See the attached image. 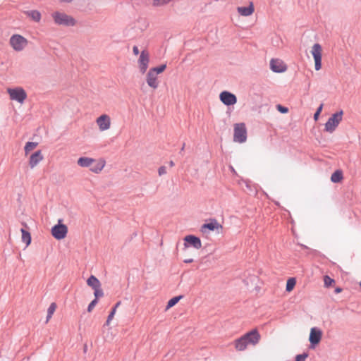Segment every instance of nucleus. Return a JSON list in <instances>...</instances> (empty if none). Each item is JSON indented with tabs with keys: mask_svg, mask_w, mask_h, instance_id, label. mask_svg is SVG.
I'll return each mask as SVG.
<instances>
[{
	"mask_svg": "<svg viewBox=\"0 0 361 361\" xmlns=\"http://www.w3.org/2000/svg\"><path fill=\"white\" fill-rule=\"evenodd\" d=\"M183 295H178V296H176V297L171 298L168 301L166 309L169 310V309L171 308L172 307H173L174 305H176L179 302V300L181 298H183Z\"/></svg>",
	"mask_w": 361,
	"mask_h": 361,
	"instance_id": "nucleus-25",
	"label": "nucleus"
},
{
	"mask_svg": "<svg viewBox=\"0 0 361 361\" xmlns=\"http://www.w3.org/2000/svg\"><path fill=\"white\" fill-rule=\"evenodd\" d=\"M115 313H116L115 308H112L111 311L110 312V313L107 317L105 325L108 326L110 322L114 318Z\"/></svg>",
	"mask_w": 361,
	"mask_h": 361,
	"instance_id": "nucleus-36",
	"label": "nucleus"
},
{
	"mask_svg": "<svg viewBox=\"0 0 361 361\" xmlns=\"http://www.w3.org/2000/svg\"><path fill=\"white\" fill-rule=\"evenodd\" d=\"M184 249L188 248L190 246L198 250L202 247V242L199 237L194 235H186L184 239Z\"/></svg>",
	"mask_w": 361,
	"mask_h": 361,
	"instance_id": "nucleus-9",
	"label": "nucleus"
},
{
	"mask_svg": "<svg viewBox=\"0 0 361 361\" xmlns=\"http://www.w3.org/2000/svg\"><path fill=\"white\" fill-rule=\"evenodd\" d=\"M185 145V143H183V146H182V147L180 149V153H181L184 150Z\"/></svg>",
	"mask_w": 361,
	"mask_h": 361,
	"instance_id": "nucleus-45",
	"label": "nucleus"
},
{
	"mask_svg": "<svg viewBox=\"0 0 361 361\" xmlns=\"http://www.w3.org/2000/svg\"><path fill=\"white\" fill-rule=\"evenodd\" d=\"M133 52L136 56L139 54L140 51H139V49H138L137 46H134L133 47Z\"/></svg>",
	"mask_w": 361,
	"mask_h": 361,
	"instance_id": "nucleus-40",
	"label": "nucleus"
},
{
	"mask_svg": "<svg viewBox=\"0 0 361 361\" xmlns=\"http://www.w3.org/2000/svg\"><path fill=\"white\" fill-rule=\"evenodd\" d=\"M10 99L23 104L27 98V93L23 87L8 88L7 90Z\"/></svg>",
	"mask_w": 361,
	"mask_h": 361,
	"instance_id": "nucleus-4",
	"label": "nucleus"
},
{
	"mask_svg": "<svg viewBox=\"0 0 361 361\" xmlns=\"http://www.w3.org/2000/svg\"><path fill=\"white\" fill-rule=\"evenodd\" d=\"M149 62V53L146 50H142L140 53V58L138 59L140 71L142 74L147 71Z\"/></svg>",
	"mask_w": 361,
	"mask_h": 361,
	"instance_id": "nucleus-11",
	"label": "nucleus"
},
{
	"mask_svg": "<svg viewBox=\"0 0 361 361\" xmlns=\"http://www.w3.org/2000/svg\"><path fill=\"white\" fill-rule=\"evenodd\" d=\"M55 24L65 27H73L76 25V20L63 12L56 11L52 13Z\"/></svg>",
	"mask_w": 361,
	"mask_h": 361,
	"instance_id": "nucleus-1",
	"label": "nucleus"
},
{
	"mask_svg": "<svg viewBox=\"0 0 361 361\" xmlns=\"http://www.w3.org/2000/svg\"><path fill=\"white\" fill-rule=\"evenodd\" d=\"M343 114V110L332 114L325 123V130L329 133H333L342 121Z\"/></svg>",
	"mask_w": 361,
	"mask_h": 361,
	"instance_id": "nucleus-2",
	"label": "nucleus"
},
{
	"mask_svg": "<svg viewBox=\"0 0 361 361\" xmlns=\"http://www.w3.org/2000/svg\"><path fill=\"white\" fill-rule=\"evenodd\" d=\"M244 336L245 340L246 342H247V344L250 343L252 345H256L259 343L260 339V334L256 329H254L252 331L246 333Z\"/></svg>",
	"mask_w": 361,
	"mask_h": 361,
	"instance_id": "nucleus-13",
	"label": "nucleus"
},
{
	"mask_svg": "<svg viewBox=\"0 0 361 361\" xmlns=\"http://www.w3.org/2000/svg\"><path fill=\"white\" fill-rule=\"evenodd\" d=\"M238 12L243 16H249L254 12V6L251 2L248 6L238 7Z\"/></svg>",
	"mask_w": 361,
	"mask_h": 361,
	"instance_id": "nucleus-18",
	"label": "nucleus"
},
{
	"mask_svg": "<svg viewBox=\"0 0 361 361\" xmlns=\"http://www.w3.org/2000/svg\"><path fill=\"white\" fill-rule=\"evenodd\" d=\"M20 231L22 233V241L25 243L27 246L29 245L32 240L30 233L25 228H21Z\"/></svg>",
	"mask_w": 361,
	"mask_h": 361,
	"instance_id": "nucleus-24",
	"label": "nucleus"
},
{
	"mask_svg": "<svg viewBox=\"0 0 361 361\" xmlns=\"http://www.w3.org/2000/svg\"><path fill=\"white\" fill-rule=\"evenodd\" d=\"M121 301H118L115 304V305L113 307V308H115V311H116V309L121 305Z\"/></svg>",
	"mask_w": 361,
	"mask_h": 361,
	"instance_id": "nucleus-42",
	"label": "nucleus"
},
{
	"mask_svg": "<svg viewBox=\"0 0 361 361\" xmlns=\"http://www.w3.org/2000/svg\"><path fill=\"white\" fill-rule=\"evenodd\" d=\"M341 291H342V288L340 287H337L334 290L335 293H340Z\"/></svg>",
	"mask_w": 361,
	"mask_h": 361,
	"instance_id": "nucleus-43",
	"label": "nucleus"
},
{
	"mask_svg": "<svg viewBox=\"0 0 361 361\" xmlns=\"http://www.w3.org/2000/svg\"><path fill=\"white\" fill-rule=\"evenodd\" d=\"M323 104H321L319 107L317 109L315 113L314 114V121H317L319 117V115L322 111V109H323Z\"/></svg>",
	"mask_w": 361,
	"mask_h": 361,
	"instance_id": "nucleus-35",
	"label": "nucleus"
},
{
	"mask_svg": "<svg viewBox=\"0 0 361 361\" xmlns=\"http://www.w3.org/2000/svg\"><path fill=\"white\" fill-rule=\"evenodd\" d=\"M38 145L37 142H27L24 147L25 154H27L30 151L34 149Z\"/></svg>",
	"mask_w": 361,
	"mask_h": 361,
	"instance_id": "nucleus-29",
	"label": "nucleus"
},
{
	"mask_svg": "<svg viewBox=\"0 0 361 361\" xmlns=\"http://www.w3.org/2000/svg\"><path fill=\"white\" fill-rule=\"evenodd\" d=\"M104 164H97L96 166H94V167H92L90 169V170L92 171V172H94V173H99L100 172L102 169L104 168Z\"/></svg>",
	"mask_w": 361,
	"mask_h": 361,
	"instance_id": "nucleus-34",
	"label": "nucleus"
},
{
	"mask_svg": "<svg viewBox=\"0 0 361 361\" xmlns=\"http://www.w3.org/2000/svg\"><path fill=\"white\" fill-rule=\"evenodd\" d=\"M87 284L92 289L99 288L101 283L99 279L93 275H91L87 280Z\"/></svg>",
	"mask_w": 361,
	"mask_h": 361,
	"instance_id": "nucleus-21",
	"label": "nucleus"
},
{
	"mask_svg": "<svg viewBox=\"0 0 361 361\" xmlns=\"http://www.w3.org/2000/svg\"><path fill=\"white\" fill-rule=\"evenodd\" d=\"M247 342L245 340L244 335L235 341V348L237 350H244L247 346Z\"/></svg>",
	"mask_w": 361,
	"mask_h": 361,
	"instance_id": "nucleus-19",
	"label": "nucleus"
},
{
	"mask_svg": "<svg viewBox=\"0 0 361 361\" xmlns=\"http://www.w3.org/2000/svg\"><path fill=\"white\" fill-rule=\"evenodd\" d=\"M61 220H59V224L51 228V235L56 240L65 238L68 233L67 226L65 224H61Z\"/></svg>",
	"mask_w": 361,
	"mask_h": 361,
	"instance_id": "nucleus-6",
	"label": "nucleus"
},
{
	"mask_svg": "<svg viewBox=\"0 0 361 361\" xmlns=\"http://www.w3.org/2000/svg\"><path fill=\"white\" fill-rule=\"evenodd\" d=\"M276 109L281 114H286L288 112V108L281 104L276 105Z\"/></svg>",
	"mask_w": 361,
	"mask_h": 361,
	"instance_id": "nucleus-37",
	"label": "nucleus"
},
{
	"mask_svg": "<svg viewBox=\"0 0 361 361\" xmlns=\"http://www.w3.org/2000/svg\"><path fill=\"white\" fill-rule=\"evenodd\" d=\"M295 283H296V280L295 278L288 279L286 282V291H288V292L291 291L293 289V288L295 287Z\"/></svg>",
	"mask_w": 361,
	"mask_h": 361,
	"instance_id": "nucleus-27",
	"label": "nucleus"
},
{
	"mask_svg": "<svg viewBox=\"0 0 361 361\" xmlns=\"http://www.w3.org/2000/svg\"><path fill=\"white\" fill-rule=\"evenodd\" d=\"M343 178V172L341 170H336L334 171L331 176V180L333 183H339Z\"/></svg>",
	"mask_w": 361,
	"mask_h": 361,
	"instance_id": "nucleus-22",
	"label": "nucleus"
},
{
	"mask_svg": "<svg viewBox=\"0 0 361 361\" xmlns=\"http://www.w3.org/2000/svg\"><path fill=\"white\" fill-rule=\"evenodd\" d=\"M158 173L159 176H162L166 173V169L164 166H161L158 169Z\"/></svg>",
	"mask_w": 361,
	"mask_h": 361,
	"instance_id": "nucleus-39",
	"label": "nucleus"
},
{
	"mask_svg": "<svg viewBox=\"0 0 361 361\" xmlns=\"http://www.w3.org/2000/svg\"><path fill=\"white\" fill-rule=\"evenodd\" d=\"M43 158L41 150L35 152L30 157L29 165L30 168L33 169L43 159Z\"/></svg>",
	"mask_w": 361,
	"mask_h": 361,
	"instance_id": "nucleus-16",
	"label": "nucleus"
},
{
	"mask_svg": "<svg viewBox=\"0 0 361 361\" xmlns=\"http://www.w3.org/2000/svg\"><path fill=\"white\" fill-rule=\"evenodd\" d=\"M360 288H361V281H360Z\"/></svg>",
	"mask_w": 361,
	"mask_h": 361,
	"instance_id": "nucleus-47",
	"label": "nucleus"
},
{
	"mask_svg": "<svg viewBox=\"0 0 361 361\" xmlns=\"http://www.w3.org/2000/svg\"><path fill=\"white\" fill-rule=\"evenodd\" d=\"M95 160L92 158L82 157L78 159V164L81 167H89Z\"/></svg>",
	"mask_w": 361,
	"mask_h": 361,
	"instance_id": "nucleus-20",
	"label": "nucleus"
},
{
	"mask_svg": "<svg viewBox=\"0 0 361 361\" xmlns=\"http://www.w3.org/2000/svg\"><path fill=\"white\" fill-rule=\"evenodd\" d=\"M247 140V129L244 123H235L234 125L233 140L243 143Z\"/></svg>",
	"mask_w": 361,
	"mask_h": 361,
	"instance_id": "nucleus-3",
	"label": "nucleus"
},
{
	"mask_svg": "<svg viewBox=\"0 0 361 361\" xmlns=\"http://www.w3.org/2000/svg\"><path fill=\"white\" fill-rule=\"evenodd\" d=\"M146 81L147 85L154 90L157 89L159 86V82L157 81V75H155L154 73L150 72L149 71L147 73Z\"/></svg>",
	"mask_w": 361,
	"mask_h": 361,
	"instance_id": "nucleus-17",
	"label": "nucleus"
},
{
	"mask_svg": "<svg viewBox=\"0 0 361 361\" xmlns=\"http://www.w3.org/2000/svg\"><path fill=\"white\" fill-rule=\"evenodd\" d=\"M322 336V331L317 328L313 327L310 330L309 341L311 348H314L315 345L319 343Z\"/></svg>",
	"mask_w": 361,
	"mask_h": 361,
	"instance_id": "nucleus-10",
	"label": "nucleus"
},
{
	"mask_svg": "<svg viewBox=\"0 0 361 361\" xmlns=\"http://www.w3.org/2000/svg\"><path fill=\"white\" fill-rule=\"evenodd\" d=\"M193 261H194V260H193V259H192V258H188V259H185L183 260V262H184L185 263H186V264L192 263Z\"/></svg>",
	"mask_w": 361,
	"mask_h": 361,
	"instance_id": "nucleus-41",
	"label": "nucleus"
},
{
	"mask_svg": "<svg viewBox=\"0 0 361 361\" xmlns=\"http://www.w3.org/2000/svg\"><path fill=\"white\" fill-rule=\"evenodd\" d=\"M307 353H303L302 354H298L295 356V361H305L306 358L308 357Z\"/></svg>",
	"mask_w": 361,
	"mask_h": 361,
	"instance_id": "nucleus-33",
	"label": "nucleus"
},
{
	"mask_svg": "<svg viewBox=\"0 0 361 361\" xmlns=\"http://www.w3.org/2000/svg\"><path fill=\"white\" fill-rule=\"evenodd\" d=\"M97 125L99 126V130L101 131H104L108 130L111 126V119L110 117L106 114H102L97 118L96 121Z\"/></svg>",
	"mask_w": 361,
	"mask_h": 361,
	"instance_id": "nucleus-14",
	"label": "nucleus"
},
{
	"mask_svg": "<svg viewBox=\"0 0 361 361\" xmlns=\"http://www.w3.org/2000/svg\"><path fill=\"white\" fill-rule=\"evenodd\" d=\"M93 290H94V299H97V300H98V299L99 298H102L104 296V292H103V290L101 288V286L99 288H97Z\"/></svg>",
	"mask_w": 361,
	"mask_h": 361,
	"instance_id": "nucleus-30",
	"label": "nucleus"
},
{
	"mask_svg": "<svg viewBox=\"0 0 361 361\" xmlns=\"http://www.w3.org/2000/svg\"><path fill=\"white\" fill-rule=\"evenodd\" d=\"M166 68V64H161L159 66L150 68L149 71L154 73L155 75H157L158 74L164 72Z\"/></svg>",
	"mask_w": 361,
	"mask_h": 361,
	"instance_id": "nucleus-26",
	"label": "nucleus"
},
{
	"mask_svg": "<svg viewBox=\"0 0 361 361\" xmlns=\"http://www.w3.org/2000/svg\"><path fill=\"white\" fill-rule=\"evenodd\" d=\"M270 68L274 73H283L286 71V65L281 60L272 59L270 61Z\"/></svg>",
	"mask_w": 361,
	"mask_h": 361,
	"instance_id": "nucleus-12",
	"label": "nucleus"
},
{
	"mask_svg": "<svg viewBox=\"0 0 361 361\" xmlns=\"http://www.w3.org/2000/svg\"><path fill=\"white\" fill-rule=\"evenodd\" d=\"M169 164V166L171 167H172V166H173L175 165V164H174V162L173 161H170Z\"/></svg>",
	"mask_w": 361,
	"mask_h": 361,
	"instance_id": "nucleus-44",
	"label": "nucleus"
},
{
	"mask_svg": "<svg viewBox=\"0 0 361 361\" xmlns=\"http://www.w3.org/2000/svg\"><path fill=\"white\" fill-rule=\"evenodd\" d=\"M171 0H153V5L155 6H160L169 3Z\"/></svg>",
	"mask_w": 361,
	"mask_h": 361,
	"instance_id": "nucleus-32",
	"label": "nucleus"
},
{
	"mask_svg": "<svg viewBox=\"0 0 361 361\" xmlns=\"http://www.w3.org/2000/svg\"><path fill=\"white\" fill-rule=\"evenodd\" d=\"M56 309V305L55 302L51 303L48 310H47V322L52 317L54 312Z\"/></svg>",
	"mask_w": 361,
	"mask_h": 361,
	"instance_id": "nucleus-28",
	"label": "nucleus"
},
{
	"mask_svg": "<svg viewBox=\"0 0 361 361\" xmlns=\"http://www.w3.org/2000/svg\"><path fill=\"white\" fill-rule=\"evenodd\" d=\"M60 1H63V2H68V3H69V2L72 1L73 0H60Z\"/></svg>",
	"mask_w": 361,
	"mask_h": 361,
	"instance_id": "nucleus-46",
	"label": "nucleus"
},
{
	"mask_svg": "<svg viewBox=\"0 0 361 361\" xmlns=\"http://www.w3.org/2000/svg\"><path fill=\"white\" fill-rule=\"evenodd\" d=\"M222 226L218 223L216 219H212L209 223L202 225L200 231L202 233H206L207 230L214 231L215 229H222Z\"/></svg>",
	"mask_w": 361,
	"mask_h": 361,
	"instance_id": "nucleus-15",
	"label": "nucleus"
},
{
	"mask_svg": "<svg viewBox=\"0 0 361 361\" xmlns=\"http://www.w3.org/2000/svg\"><path fill=\"white\" fill-rule=\"evenodd\" d=\"M324 285L326 287H329L333 283H335V281L326 275V276H324Z\"/></svg>",
	"mask_w": 361,
	"mask_h": 361,
	"instance_id": "nucleus-31",
	"label": "nucleus"
},
{
	"mask_svg": "<svg viewBox=\"0 0 361 361\" xmlns=\"http://www.w3.org/2000/svg\"><path fill=\"white\" fill-rule=\"evenodd\" d=\"M26 38L20 35H13L10 38V44L15 51H22L27 44Z\"/></svg>",
	"mask_w": 361,
	"mask_h": 361,
	"instance_id": "nucleus-5",
	"label": "nucleus"
},
{
	"mask_svg": "<svg viewBox=\"0 0 361 361\" xmlns=\"http://www.w3.org/2000/svg\"><path fill=\"white\" fill-rule=\"evenodd\" d=\"M97 302L98 300H97V299H94L93 300H92L87 307V312H92L95 305L97 304Z\"/></svg>",
	"mask_w": 361,
	"mask_h": 361,
	"instance_id": "nucleus-38",
	"label": "nucleus"
},
{
	"mask_svg": "<svg viewBox=\"0 0 361 361\" xmlns=\"http://www.w3.org/2000/svg\"><path fill=\"white\" fill-rule=\"evenodd\" d=\"M220 101L226 106H232L237 103V97L231 92L223 91L219 94Z\"/></svg>",
	"mask_w": 361,
	"mask_h": 361,
	"instance_id": "nucleus-8",
	"label": "nucleus"
},
{
	"mask_svg": "<svg viewBox=\"0 0 361 361\" xmlns=\"http://www.w3.org/2000/svg\"><path fill=\"white\" fill-rule=\"evenodd\" d=\"M322 46L316 43L312 48L311 53L314 60V68L316 71H319L322 68Z\"/></svg>",
	"mask_w": 361,
	"mask_h": 361,
	"instance_id": "nucleus-7",
	"label": "nucleus"
},
{
	"mask_svg": "<svg viewBox=\"0 0 361 361\" xmlns=\"http://www.w3.org/2000/svg\"><path fill=\"white\" fill-rule=\"evenodd\" d=\"M25 14L35 22H39L41 19V13L37 10L27 11Z\"/></svg>",
	"mask_w": 361,
	"mask_h": 361,
	"instance_id": "nucleus-23",
	"label": "nucleus"
}]
</instances>
